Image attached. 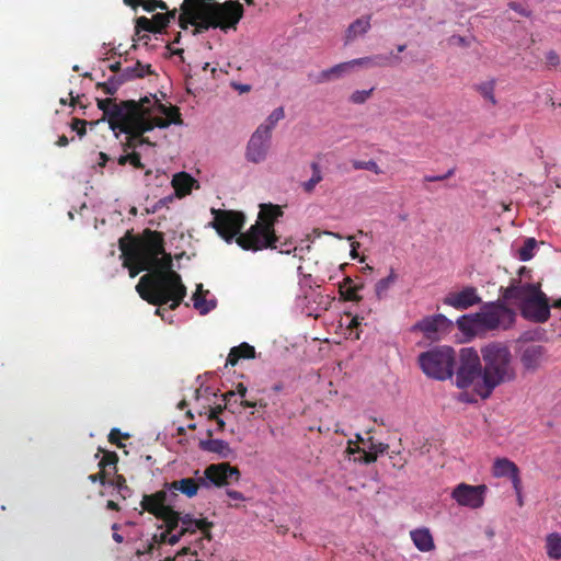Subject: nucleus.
Returning a JSON list of instances; mask_svg holds the SVG:
<instances>
[{
  "mask_svg": "<svg viewBox=\"0 0 561 561\" xmlns=\"http://www.w3.org/2000/svg\"><path fill=\"white\" fill-rule=\"evenodd\" d=\"M153 105L152 107L146 106V104L136 111L135 114L130 115L127 110L116 111V117L111 122V129L118 137L119 133L126 134V141L123 142V150L127 152L129 149L136 151V148L140 146L138 138L141 134L152 130L154 127L167 128L171 124L181 125L182 118L178 106H167L162 104L156 95H152Z\"/></svg>",
  "mask_w": 561,
  "mask_h": 561,
  "instance_id": "nucleus-1",
  "label": "nucleus"
},
{
  "mask_svg": "<svg viewBox=\"0 0 561 561\" xmlns=\"http://www.w3.org/2000/svg\"><path fill=\"white\" fill-rule=\"evenodd\" d=\"M179 26L187 30L188 25L194 26V36L202 34L209 28H237V24L243 16V7L237 0H228L224 3L214 0H184L181 4Z\"/></svg>",
  "mask_w": 561,
  "mask_h": 561,
  "instance_id": "nucleus-2",
  "label": "nucleus"
},
{
  "mask_svg": "<svg viewBox=\"0 0 561 561\" xmlns=\"http://www.w3.org/2000/svg\"><path fill=\"white\" fill-rule=\"evenodd\" d=\"M136 290L144 300L153 306L161 307L171 301V310H175L186 296V287L180 274L172 270V256L164 249L151 273L140 277Z\"/></svg>",
  "mask_w": 561,
  "mask_h": 561,
  "instance_id": "nucleus-3",
  "label": "nucleus"
},
{
  "mask_svg": "<svg viewBox=\"0 0 561 561\" xmlns=\"http://www.w3.org/2000/svg\"><path fill=\"white\" fill-rule=\"evenodd\" d=\"M163 233L150 229H145L140 237H133L128 231L118 240L123 266L128 268L131 278L144 271L151 273L159 255L163 253Z\"/></svg>",
  "mask_w": 561,
  "mask_h": 561,
  "instance_id": "nucleus-4",
  "label": "nucleus"
},
{
  "mask_svg": "<svg viewBox=\"0 0 561 561\" xmlns=\"http://www.w3.org/2000/svg\"><path fill=\"white\" fill-rule=\"evenodd\" d=\"M501 298L515 305L520 316L534 323H546L550 316V301L541 290L540 283L524 282L520 278H511L507 287H501Z\"/></svg>",
  "mask_w": 561,
  "mask_h": 561,
  "instance_id": "nucleus-5",
  "label": "nucleus"
},
{
  "mask_svg": "<svg viewBox=\"0 0 561 561\" xmlns=\"http://www.w3.org/2000/svg\"><path fill=\"white\" fill-rule=\"evenodd\" d=\"M481 355L482 381L474 385V389L482 399H488L496 387L513 381L516 371L512 363V353L504 344L490 343L481 348Z\"/></svg>",
  "mask_w": 561,
  "mask_h": 561,
  "instance_id": "nucleus-6",
  "label": "nucleus"
},
{
  "mask_svg": "<svg viewBox=\"0 0 561 561\" xmlns=\"http://www.w3.org/2000/svg\"><path fill=\"white\" fill-rule=\"evenodd\" d=\"M506 304L502 298L495 302H488L479 312L459 317L457 327L462 333L468 335L508 330L515 323L516 313Z\"/></svg>",
  "mask_w": 561,
  "mask_h": 561,
  "instance_id": "nucleus-7",
  "label": "nucleus"
},
{
  "mask_svg": "<svg viewBox=\"0 0 561 561\" xmlns=\"http://www.w3.org/2000/svg\"><path fill=\"white\" fill-rule=\"evenodd\" d=\"M284 215L279 205L261 204L257 220L248 231L237 238L240 248L247 251L276 249L278 237L275 233V222Z\"/></svg>",
  "mask_w": 561,
  "mask_h": 561,
  "instance_id": "nucleus-8",
  "label": "nucleus"
},
{
  "mask_svg": "<svg viewBox=\"0 0 561 561\" xmlns=\"http://www.w3.org/2000/svg\"><path fill=\"white\" fill-rule=\"evenodd\" d=\"M417 360L422 371L427 377L436 380H446L454 375L456 352L450 346H435L421 353Z\"/></svg>",
  "mask_w": 561,
  "mask_h": 561,
  "instance_id": "nucleus-9",
  "label": "nucleus"
},
{
  "mask_svg": "<svg viewBox=\"0 0 561 561\" xmlns=\"http://www.w3.org/2000/svg\"><path fill=\"white\" fill-rule=\"evenodd\" d=\"M214 216L209 226L228 243L242 234L241 230L245 224V216L242 211L231 209H210Z\"/></svg>",
  "mask_w": 561,
  "mask_h": 561,
  "instance_id": "nucleus-10",
  "label": "nucleus"
},
{
  "mask_svg": "<svg viewBox=\"0 0 561 561\" xmlns=\"http://www.w3.org/2000/svg\"><path fill=\"white\" fill-rule=\"evenodd\" d=\"M459 367L456 375L458 388L466 389L482 381V364L478 352L472 347H465L459 354Z\"/></svg>",
  "mask_w": 561,
  "mask_h": 561,
  "instance_id": "nucleus-11",
  "label": "nucleus"
},
{
  "mask_svg": "<svg viewBox=\"0 0 561 561\" xmlns=\"http://www.w3.org/2000/svg\"><path fill=\"white\" fill-rule=\"evenodd\" d=\"M168 493L158 491L153 494H146L141 500V507L165 523L169 531L179 526L180 514L167 504Z\"/></svg>",
  "mask_w": 561,
  "mask_h": 561,
  "instance_id": "nucleus-12",
  "label": "nucleus"
},
{
  "mask_svg": "<svg viewBox=\"0 0 561 561\" xmlns=\"http://www.w3.org/2000/svg\"><path fill=\"white\" fill-rule=\"evenodd\" d=\"M240 479V471L237 467L230 466L229 462L211 463L206 467L204 477L199 478L203 486H209L214 484L216 486H225L230 481H238Z\"/></svg>",
  "mask_w": 561,
  "mask_h": 561,
  "instance_id": "nucleus-13",
  "label": "nucleus"
},
{
  "mask_svg": "<svg viewBox=\"0 0 561 561\" xmlns=\"http://www.w3.org/2000/svg\"><path fill=\"white\" fill-rule=\"evenodd\" d=\"M271 138L272 135L267 128L257 127L248 141L245 149L247 160L253 163L264 161L267 157Z\"/></svg>",
  "mask_w": 561,
  "mask_h": 561,
  "instance_id": "nucleus-14",
  "label": "nucleus"
},
{
  "mask_svg": "<svg viewBox=\"0 0 561 561\" xmlns=\"http://www.w3.org/2000/svg\"><path fill=\"white\" fill-rule=\"evenodd\" d=\"M486 490L485 484L460 483L454 489L451 497L461 506L480 508L484 504Z\"/></svg>",
  "mask_w": 561,
  "mask_h": 561,
  "instance_id": "nucleus-15",
  "label": "nucleus"
},
{
  "mask_svg": "<svg viewBox=\"0 0 561 561\" xmlns=\"http://www.w3.org/2000/svg\"><path fill=\"white\" fill-rule=\"evenodd\" d=\"M453 327V322L444 314H434L423 318L413 327V331H420L427 340L437 341L440 333L448 332Z\"/></svg>",
  "mask_w": 561,
  "mask_h": 561,
  "instance_id": "nucleus-16",
  "label": "nucleus"
},
{
  "mask_svg": "<svg viewBox=\"0 0 561 561\" xmlns=\"http://www.w3.org/2000/svg\"><path fill=\"white\" fill-rule=\"evenodd\" d=\"M151 102L150 98L145 96L140 99L138 102L134 100L122 101L119 103L116 102L115 99H98V107L103 112V115L107 117L108 124L113 122L116 117L115 113L118 110H127L131 114H135L136 111H139L145 104H149ZM124 113V111H122Z\"/></svg>",
  "mask_w": 561,
  "mask_h": 561,
  "instance_id": "nucleus-17",
  "label": "nucleus"
},
{
  "mask_svg": "<svg viewBox=\"0 0 561 561\" xmlns=\"http://www.w3.org/2000/svg\"><path fill=\"white\" fill-rule=\"evenodd\" d=\"M444 305L457 310H466L481 302V297L473 286H466L460 291H451L443 299Z\"/></svg>",
  "mask_w": 561,
  "mask_h": 561,
  "instance_id": "nucleus-18",
  "label": "nucleus"
},
{
  "mask_svg": "<svg viewBox=\"0 0 561 561\" xmlns=\"http://www.w3.org/2000/svg\"><path fill=\"white\" fill-rule=\"evenodd\" d=\"M176 16V9L169 11L165 10L164 13H156L152 19H148L146 16H140L136 20V33L139 34L141 31L148 32V33H162L170 20L175 19Z\"/></svg>",
  "mask_w": 561,
  "mask_h": 561,
  "instance_id": "nucleus-19",
  "label": "nucleus"
},
{
  "mask_svg": "<svg viewBox=\"0 0 561 561\" xmlns=\"http://www.w3.org/2000/svg\"><path fill=\"white\" fill-rule=\"evenodd\" d=\"M519 359L526 371L535 373L548 360L547 348L537 344L527 345L520 350Z\"/></svg>",
  "mask_w": 561,
  "mask_h": 561,
  "instance_id": "nucleus-20",
  "label": "nucleus"
},
{
  "mask_svg": "<svg viewBox=\"0 0 561 561\" xmlns=\"http://www.w3.org/2000/svg\"><path fill=\"white\" fill-rule=\"evenodd\" d=\"M492 473L496 478L508 477L516 493L520 490V477L518 467L507 458L495 459Z\"/></svg>",
  "mask_w": 561,
  "mask_h": 561,
  "instance_id": "nucleus-21",
  "label": "nucleus"
},
{
  "mask_svg": "<svg viewBox=\"0 0 561 561\" xmlns=\"http://www.w3.org/2000/svg\"><path fill=\"white\" fill-rule=\"evenodd\" d=\"M371 15H363L353 21L345 31L344 43L345 45L353 43L356 38L364 36L371 27Z\"/></svg>",
  "mask_w": 561,
  "mask_h": 561,
  "instance_id": "nucleus-22",
  "label": "nucleus"
},
{
  "mask_svg": "<svg viewBox=\"0 0 561 561\" xmlns=\"http://www.w3.org/2000/svg\"><path fill=\"white\" fill-rule=\"evenodd\" d=\"M350 72H352L351 65L348 61H344L329 69L322 70L312 79V82L316 84L327 83L333 80H337L345 75H348Z\"/></svg>",
  "mask_w": 561,
  "mask_h": 561,
  "instance_id": "nucleus-23",
  "label": "nucleus"
},
{
  "mask_svg": "<svg viewBox=\"0 0 561 561\" xmlns=\"http://www.w3.org/2000/svg\"><path fill=\"white\" fill-rule=\"evenodd\" d=\"M171 184L176 197L179 198H183L191 194L194 185L198 187L197 181L186 172H179L174 174Z\"/></svg>",
  "mask_w": 561,
  "mask_h": 561,
  "instance_id": "nucleus-24",
  "label": "nucleus"
},
{
  "mask_svg": "<svg viewBox=\"0 0 561 561\" xmlns=\"http://www.w3.org/2000/svg\"><path fill=\"white\" fill-rule=\"evenodd\" d=\"M410 537L416 549L421 552H430L435 549L434 538L426 527L411 530Z\"/></svg>",
  "mask_w": 561,
  "mask_h": 561,
  "instance_id": "nucleus-25",
  "label": "nucleus"
},
{
  "mask_svg": "<svg viewBox=\"0 0 561 561\" xmlns=\"http://www.w3.org/2000/svg\"><path fill=\"white\" fill-rule=\"evenodd\" d=\"M207 436H213V431H207ZM201 449L209 453H214L219 455L221 458H228L232 454V450L229 446V444L222 439H205L199 442Z\"/></svg>",
  "mask_w": 561,
  "mask_h": 561,
  "instance_id": "nucleus-26",
  "label": "nucleus"
},
{
  "mask_svg": "<svg viewBox=\"0 0 561 561\" xmlns=\"http://www.w3.org/2000/svg\"><path fill=\"white\" fill-rule=\"evenodd\" d=\"M352 71L356 67L373 68V67H387L392 65V57L387 55H376L369 57H362L348 61Z\"/></svg>",
  "mask_w": 561,
  "mask_h": 561,
  "instance_id": "nucleus-27",
  "label": "nucleus"
},
{
  "mask_svg": "<svg viewBox=\"0 0 561 561\" xmlns=\"http://www.w3.org/2000/svg\"><path fill=\"white\" fill-rule=\"evenodd\" d=\"M254 357L255 348L252 345L243 342L240 345L234 346L230 350L226 360V366H236L241 358L250 359Z\"/></svg>",
  "mask_w": 561,
  "mask_h": 561,
  "instance_id": "nucleus-28",
  "label": "nucleus"
},
{
  "mask_svg": "<svg viewBox=\"0 0 561 561\" xmlns=\"http://www.w3.org/2000/svg\"><path fill=\"white\" fill-rule=\"evenodd\" d=\"M182 523V534L186 533H195L197 529L202 530L203 533H206L209 530V528L213 526L211 523H209L207 519H195L191 515H185L183 517L180 516L179 523Z\"/></svg>",
  "mask_w": 561,
  "mask_h": 561,
  "instance_id": "nucleus-29",
  "label": "nucleus"
},
{
  "mask_svg": "<svg viewBox=\"0 0 561 561\" xmlns=\"http://www.w3.org/2000/svg\"><path fill=\"white\" fill-rule=\"evenodd\" d=\"M203 486L199 479L184 478L171 483V488L181 491L187 497H193L197 494L198 488Z\"/></svg>",
  "mask_w": 561,
  "mask_h": 561,
  "instance_id": "nucleus-30",
  "label": "nucleus"
},
{
  "mask_svg": "<svg viewBox=\"0 0 561 561\" xmlns=\"http://www.w3.org/2000/svg\"><path fill=\"white\" fill-rule=\"evenodd\" d=\"M205 294H208V290L203 291V285L199 284L197 286L196 291L193 295L194 308L199 311L201 314H206L216 307L215 300H206Z\"/></svg>",
  "mask_w": 561,
  "mask_h": 561,
  "instance_id": "nucleus-31",
  "label": "nucleus"
},
{
  "mask_svg": "<svg viewBox=\"0 0 561 561\" xmlns=\"http://www.w3.org/2000/svg\"><path fill=\"white\" fill-rule=\"evenodd\" d=\"M546 552L551 560L561 559V535L559 533H552L547 536Z\"/></svg>",
  "mask_w": 561,
  "mask_h": 561,
  "instance_id": "nucleus-32",
  "label": "nucleus"
},
{
  "mask_svg": "<svg viewBox=\"0 0 561 561\" xmlns=\"http://www.w3.org/2000/svg\"><path fill=\"white\" fill-rule=\"evenodd\" d=\"M310 168L312 170V176L301 183L304 192L311 194L316 186L323 180L322 171L318 162H311Z\"/></svg>",
  "mask_w": 561,
  "mask_h": 561,
  "instance_id": "nucleus-33",
  "label": "nucleus"
},
{
  "mask_svg": "<svg viewBox=\"0 0 561 561\" xmlns=\"http://www.w3.org/2000/svg\"><path fill=\"white\" fill-rule=\"evenodd\" d=\"M150 73H152L151 66H144L140 61H137L135 66L127 67L122 71V75L126 81H129L135 78H144L146 75Z\"/></svg>",
  "mask_w": 561,
  "mask_h": 561,
  "instance_id": "nucleus-34",
  "label": "nucleus"
},
{
  "mask_svg": "<svg viewBox=\"0 0 561 561\" xmlns=\"http://www.w3.org/2000/svg\"><path fill=\"white\" fill-rule=\"evenodd\" d=\"M126 82L122 72L115 76H112L106 82H99L96 84L98 89H102L105 94L114 95L118 88Z\"/></svg>",
  "mask_w": 561,
  "mask_h": 561,
  "instance_id": "nucleus-35",
  "label": "nucleus"
},
{
  "mask_svg": "<svg viewBox=\"0 0 561 561\" xmlns=\"http://www.w3.org/2000/svg\"><path fill=\"white\" fill-rule=\"evenodd\" d=\"M398 276L393 270L385 278L379 279L375 286V293L378 299H383L387 296L390 287L396 283Z\"/></svg>",
  "mask_w": 561,
  "mask_h": 561,
  "instance_id": "nucleus-36",
  "label": "nucleus"
},
{
  "mask_svg": "<svg viewBox=\"0 0 561 561\" xmlns=\"http://www.w3.org/2000/svg\"><path fill=\"white\" fill-rule=\"evenodd\" d=\"M362 286H352V279L346 277L344 285L340 287V293L346 301H359L362 297L358 295V290Z\"/></svg>",
  "mask_w": 561,
  "mask_h": 561,
  "instance_id": "nucleus-37",
  "label": "nucleus"
},
{
  "mask_svg": "<svg viewBox=\"0 0 561 561\" xmlns=\"http://www.w3.org/2000/svg\"><path fill=\"white\" fill-rule=\"evenodd\" d=\"M536 245L537 242L534 238L526 239L524 244L518 250L519 260L526 262L533 259Z\"/></svg>",
  "mask_w": 561,
  "mask_h": 561,
  "instance_id": "nucleus-38",
  "label": "nucleus"
},
{
  "mask_svg": "<svg viewBox=\"0 0 561 561\" xmlns=\"http://www.w3.org/2000/svg\"><path fill=\"white\" fill-rule=\"evenodd\" d=\"M285 117V112L282 106L275 108L266 118L265 123L261 124L259 127H265L268 129L272 135V130L276 126V124Z\"/></svg>",
  "mask_w": 561,
  "mask_h": 561,
  "instance_id": "nucleus-39",
  "label": "nucleus"
},
{
  "mask_svg": "<svg viewBox=\"0 0 561 561\" xmlns=\"http://www.w3.org/2000/svg\"><path fill=\"white\" fill-rule=\"evenodd\" d=\"M351 444H352V442H348V447H347L348 454L362 453V456L358 459V461L368 465V463H373L377 460L376 453L371 451L370 449L368 451H366L358 446L353 448V447H351Z\"/></svg>",
  "mask_w": 561,
  "mask_h": 561,
  "instance_id": "nucleus-40",
  "label": "nucleus"
},
{
  "mask_svg": "<svg viewBox=\"0 0 561 561\" xmlns=\"http://www.w3.org/2000/svg\"><path fill=\"white\" fill-rule=\"evenodd\" d=\"M352 165L355 170H368L374 172L375 174H382V170L378 167L376 161L368 160V161H362V160H353Z\"/></svg>",
  "mask_w": 561,
  "mask_h": 561,
  "instance_id": "nucleus-41",
  "label": "nucleus"
},
{
  "mask_svg": "<svg viewBox=\"0 0 561 561\" xmlns=\"http://www.w3.org/2000/svg\"><path fill=\"white\" fill-rule=\"evenodd\" d=\"M100 453H103V457L99 462V467L102 470H105L106 466H114L116 469V463L118 462V456L115 451L104 450L99 448Z\"/></svg>",
  "mask_w": 561,
  "mask_h": 561,
  "instance_id": "nucleus-42",
  "label": "nucleus"
},
{
  "mask_svg": "<svg viewBox=\"0 0 561 561\" xmlns=\"http://www.w3.org/2000/svg\"><path fill=\"white\" fill-rule=\"evenodd\" d=\"M374 88L369 90H356L350 95V102L353 104H364L373 94Z\"/></svg>",
  "mask_w": 561,
  "mask_h": 561,
  "instance_id": "nucleus-43",
  "label": "nucleus"
},
{
  "mask_svg": "<svg viewBox=\"0 0 561 561\" xmlns=\"http://www.w3.org/2000/svg\"><path fill=\"white\" fill-rule=\"evenodd\" d=\"M478 91L483 98L490 100L493 104L496 103L494 98V81L483 82L478 85Z\"/></svg>",
  "mask_w": 561,
  "mask_h": 561,
  "instance_id": "nucleus-44",
  "label": "nucleus"
},
{
  "mask_svg": "<svg viewBox=\"0 0 561 561\" xmlns=\"http://www.w3.org/2000/svg\"><path fill=\"white\" fill-rule=\"evenodd\" d=\"M121 438H129V434L122 433L118 428H112L108 434V442L113 445H116L118 448L124 447V445L121 443Z\"/></svg>",
  "mask_w": 561,
  "mask_h": 561,
  "instance_id": "nucleus-45",
  "label": "nucleus"
},
{
  "mask_svg": "<svg viewBox=\"0 0 561 561\" xmlns=\"http://www.w3.org/2000/svg\"><path fill=\"white\" fill-rule=\"evenodd\" d=\"M157 9H160V10H168V5L164 1L162 0H146L145 2V5H144V10L147 11V12H153L156 11Z\"/></svg>",
  "mask_w": 561,
  "mask_h": 561,
  "instance_id": "nucleus-46",
  "label": "nucleus"
},
{
  "mask_svg": "<svg viewBox=\"0 0 561 561\" xmlns=\"http://www.w3.org/2000/svg\"><path fill=\"white\" fill-rule=\"evenodd\" d=\"M87 122L80 118H73L70 127L72 130H76L78 136L83 137L87 134Z\"/></svg>",
  "mask_w": 561,
  "mask_h": 561,
  "instance_id": "nucleus-47",
  "label": "nucleus"
},
{
  "mask_svg": "<svg viewBox=\"0 0 561 561\" xmlns=\"http://www.w3.org/2000/svg\"><path fill=\"white\" fill-rule=\"evenodd\" d=\"M171 533H172V531H169L168 529H167V531H165V533H162V534H161V540H162V541H167L168 543H170V545H172V546H173V545H175V543H178V542H179L180 538H181L184 534H182V531H180L179 534L170 535Z\"/></svg>",
  "mask_w": 561,
  "mask_h": 561,
  "instance_id": "nucleus-48",
  "label": "nucleus"
},
{
  "mask_svg": "<svg viewBox=\"0 0 561 561\" xmlns=\"http://www.w3.org/2000/svg\"><path fill=\"white\" fill-rule=\"evenodd\" d=\"M128 163L133 165L135 169H144L145 165L141 162L140 153L137 151L129 152Z\"/></svg>",
  "mask_w": 561,
  "mask_h": 561,
  "instance_id": "nucleus-49",
  "label": "nucleus"
},
{
  "mask_svg": "<svg viewBox=\"0 0 561 561\" xmlns=\"http://www.w3.org/2000/svg\"><path fill=\"white\" fill-rule=\"evenodd\" d=\"M388 445L383 443L375 444L371 442L369 449L374 453H376V457L378 458L379 454H383L388 449Z\"/></svg>",
  "mask_w": 561,
  "mask_h": 561,
  "instance_id": "nucleus-50",
  "label": "nucleus"
},
{
  "mask_svg": "<svg viewBox=\"0 0 561 561\" xmlns=\"http://www.w3.org/2000/svg\"><path fill=\"white\" fill-rule=\"evenodd\" d=\"M89 479L92 482L99 481L102 485H104L106 483V472L105 470L101 469L100 472L89 476Z\"/></svg>",
  "mask_w": 561,
  "mask_h": 561,
  "instance_id": "nucleus-51",
  "label": "nucleus"
},
{
  "mask_svg": "<svg viewBox=\"0 0 561 561\" xmlns=\"http://www.w3.org/2000/svg\"><path fill=\"white\" fill-rule=\"evenodd\" d=\"M227 408V405H216L211 408L208 412V420L217 419L219 417V414Z\"/></svg>",
  "mask_w": 561,
  "mask_h": 561,
  "instance_id": "nucleus-52",
  "label": "nucleus"
},
{
  "mask_svg": "<svg viewBox=\"0 0 561 561\" xmlns=\"http://www.w3.org/2000/svg\"><path fill=\"white\" fill-rule=\"evenodd\" d=\"M111 484L115 485L119 491L127 489L126 479L122 474H117Z\"/></svg>",
  "mask_w": 561,
  "mask_h": 561,
  "instance_id": "nucleus-53",
  "label": "nucleus"
},
{
  "mask_svg": "<svg viewBox=\"0 0 561 561\" xmlns=\"http://www.w3.org/2000/svg\"><path fill=\"white\" fill-rule=\"evenodd\" d=\"M547 61L550 66H558L559 65V56L557 55V53H554L553 50H550L547 56Z\"/></svg>",
  "mask_w": 561,
  "mask_h": 561,
  "instance_id": "nucleus-54",
  "label": "nucleus"
},
{
  "mask_svg": "<svg viewBox=\"0 0 561 561\" xmlns=\"http://www.w3.org/2000/svg\"><path fill=\"white\" fill-rule=\"evenodd\" d=\"M227 495L234 501H244V495L236 490H227Z\"/></svg>",
  "mask_w": 561,
  "mask_h": 561,
  "instance_id": "nucleus-55",
  "label": "nucleus"
},
{
  "mask_svg": "<svg viewBox=\"0 0 561 561\" xmlns=\"http://www.w3.org/2000/svg\"><path fill=\"white\" fill-rule=\"evenodd\" d=\"M510 8L519 13L520 15L527 16L528 12L517 2H511Z\"/></svg>",
  "mask_w": 561,
  "mask_h": 561,
  "instance_id": "nucleus-56",
  "label": "nucleus"
},
{
  "mask_svg": "<svg viewBox=\"0 0 561 561\" xmlns=\"http://www.w3.org/2000/svg\"><path fill=\"white\" fill-rule=\"evenodd\" d=\"M231 85L234 90L239 91L240 93H247V92L251 91V85H249V84H241V83L232 82Z\"/></svg>",
  "mask_w": 561,
  "mask_h": 561,
  "instance_id": "nucleus-57",
  "label": "nucleus"
},
{
  "mask_svg": "<svg viewBox=\"0 0 561 561\" xmlns=\"http://www.w3.org/2000/svg\"><path fill=\"white\" fill-rule=\"evenodd\" d=\"M347 239H348L350 241H352V242H351V248H352V250H351V256H352L353 259H355V257H357V256H358V254H357V248L359 247V243H358L357 241H353V237H351V236H350V237H347Z\"/></svg>",
  "mask_w": 561,
  "mask_h": 561,
  "instance_id": "nucleus-58",
  "label": "nucleus"
},
{
  "mask_svg": "<svg viewBox=\"0 0 561 561\" xmlns=\"http://www.w3.org/2000/svg\"><path fill=\"white\" fill-rule=\"evenodd\" d=\"M123 2L128 5V7H131L133 9H136L138 5H145V2L146 0H123Z\"/></svg>",
  "mask_w": 561,
  "mask_h": 561,
  "instance_id": "nucleus-59",
  "label": "nucleus"
},
{
  "mask_svg": "<svg viewBox=\"0 0 561 561\" xmlns=\"http://www.w3.org/2000/svg\"><path fill=\"white\" fill-rule=\"evenodd\" d=\"M248 389L243 383H238L236 388V393H238L241 398L247 396Z\"/></svg>",
  "mask_w": 561,
  "mask_h": 561,
  "instance_id": "nucleus-60",
  "label": "nucleus"
},
{
  "mask_svg": "<svg viewBox=\"0 0 561 561\" xmlns=\"http://www.w3.org/2000/svg\"><path fill=\"white\" fill-rule=\"evenodd\" d=\"M445 178H443V174L442 175H425L423 178V181L424 182H437V181H444Z\"/></svg>",
  "mask_w": 561,
  "mask_h": 561,
  "instance_id": "nucleus-61",
  "label": "nucleus"
},
{
  "mask_svg": "<svg viewBox=\"0 0 561 561\" xmlns=\"http://www.w3.org/2000/svg\"><path fill=\"white\" fill-rule=\"evenodd\" d=\"M69 144V139L66 135H61L58 137V140L56 141V145L58 147H66Z\"/></svg>",
  "mask_w": 561,
  "mask_h": 561,
  "instance_id": "nucleus-62",
  "label": "nucleus"
},
{
  "mask_svg": "<svg viewBox=\"0 0 561 561\" xmlns=\"http://www.w3.org/2000/svg\"><path fill=\"white\" fill-rule=\"evenodd\" d=\"M99 157H100L99 165L101 168L105 167L106 162L110 160V157L105 152H100Z\"/></svg>",
  "mask_w": 561,
  "mask_h": 561,
  "instance_id": "nucleus-63",
  "label": "nucleus"
},
{
  "mask_svg": "<svg viewBox=\"0 0 561 561\" xmlns=\"http://www.w3.org/2000/svg\"><path fill=\"white\" fill-rule=\"evenodd\" d=\"M108 69H110L112 72L116 73V75L121 73V72H122V71H121V62H119V61H116V62H114V64H111V65L108 66Z\"/></svg>",
  "mask_w": 561,
  "mask_h": 561,
  "instance_id": "nucleus-64",
  "label": "nucleus"
}]
</instances>
